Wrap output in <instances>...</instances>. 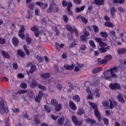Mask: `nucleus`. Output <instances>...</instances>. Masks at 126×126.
I'll return each mask as SVG.
<instances>
[{"label":"nucleus","mask_w":126,"mask_h":126,"mask_svg":"<svg viewBox=\"0 0 126 126\" xmlns=\"http://www.w3.org/2000/svg\"><path fill=\"white\" fill-rule=\"evenodd\" d=\"M37 70V68L36 67V66L35 65H32L31 66V69L29 71H27L28 74H30L31 73V74L34 73L35 71Z\"/></svg>","instance_id":"10"},{"label":"nucleus","mask_w":126,"mask_h":126,"mask_svg":"<svg viewBox=\"0 0 126 126\" xmlns=\"http://www.w3.org/2000/svg\"><path fill=\"white\" fill-rule=\"evenodd\" d=\"M89 44L91 47L92 48H93V49L96 48V45H95V43H94V41L93 40H90Z\"/></svg>","instance_id":"33"},{"label":"nucleus","mask_w":126,"mask_h":126,"mask_svg":"<svg viewBox=\"0 0 126 126\" xmlns=\"http://www.w3.org/2000/svg\"><path fill=\"white\" fill-rule=\"evenodd\" d=\"M94 1L96 5H103L105 3V0H94Z\"/></svg>","instance_id":"15"},{"label":"nucleus","mask_w":126,"mask_h":126,"mask_svg":"<svg viewBox=\"0 0 126 126\" xmlns=\"http://www.w3.org/2000/svg\"><path fill=\"white\" fill-rule=\"evenodd\" d=\"M104 25L107 27H113V24H112L110 22H105Z\"/></svg>","instance_id":"41"},{"label":"nucleus","mask_w":126,"mask_h":126,"mask_svg":"<svg viewBox=\"0 0 126 126\" xmlns=\"http://www.w3.org/2000/svg\"><path fill=\"white\" fill-rule=\"evenodd\" d=\"M50 73H49L41 74L42 78H43V79H46V78L50 77Z\"/></svg>","instance_id":"31"},{"label":"nucleus","mask_w":126,"mask_h":126,"mask_svg":"<svg viewBox=\"0 0 126 126\" xmlns=\"http://www.w3.org/2000/svg\"><path fill=\"white\" fill-rule=\"evenodd\" d=\"M20 87L22 89H26V88H27V84H26L25 83H22L20 85Z\"/></svg>","instance_id":"44"},{"label":"nucleus","mask_w":126,"mask_h":126,"mask_svg":"<svg viewBox=\"0 0 126 126\" xmlns=\"http://www.w3.org/2000/svg\"><path fill=\"white\" fill-rule=\"evenodd\" d=\"M17 54L21 58H25V53L21 49L17 50Z\"/></svg>","instance_id":"19"},{"label":"nucleus","mask_w":126,"mask_h":126,"mask_svg":"<svg viewBox=\"0 0 126 126\" xmlns=\"http://www.w3.org/2000/svg\"><path fill=\"white\" fill-rule=\"evenodd\" d=\"M31 86L32 88H33V87H35L37 86V81L36 80H32V83L31 84Z\"/></svg>","instance_id":"28"},{"label":"nucleus","mask_w":126,"mask_h":126,"mask_svg":"<svg viewBox=\"0 0 126 126\" xmlns=\"http://www.w3.org/2000/svg\"><path fill=\"white\" fill-rule=\"evenodd\" d=\"M44 96V94L42 91H39L38 96H36L35 98V102H37L38 103H40V101H41L42 99V97Z\"/></svg>","instance_id":"7"},{"label":"nucleus","mask_w":126,"mask_h":126,"mask_svg":"<svg viewBox=\"0 0 126 126\" xmlns=\"http://www.w3.org/2000/svg\"><path fill=\"white\" fill-rule=\"evenodd\" d=\"M84 8H85V6H82L80 8H76L75 11L76 13H78L81 11H83V10H84Z\"/></svg>","instance_id":"22"},{"label":"nucleus","mask_w":126,"mask_h":126,"mask_svg":"<svg viewBox=\"0 0 126 126\" xmlns=\"http://www.w3.org/2000/svg\"><path fill=\"white\" fill-rule=\"evenodd\" d=\"M87 40V36H85L84 34H82L81 36V41L82 42H85V41H86Z\"/></svg>","instance_id":"40"},{"label":"nucleus","mask_w":126,"mask_h":126,"mask_svg":"<svg viewBox=\"0 0 126 126\" xmlns=\"http://www.w3.org/2000/svg\"><path fill=\"white\" fill-rule=\"evenodd\" d=\"M25 32V28L24 27V26H22L21 27V29L20 31H19V33H24Z\"/></svg>","instance_id":"46"},{"label":"nucleus","mask_w":126,"mask_h":126,"mask_svg":"<svg viewBox=\"0 0 126 126\" xmlns=\"http://www.w3.org/2000/svg\"><path fill=\"white\" fill-rule=\"evenodd\" d=\"M125 36V33L124 32L120 33V35L119 36V39H121L122 42H124L126 43V41H125V39H124V37Z\"/></svg>","instance_id":"35"},{"label":"nucleus","mask_w":126,"mask_h":126,"mask_svg":"<svg viewBox=\"0 0 126 126\" xmlns=\"http://www.w3.org/2000/svg\"><path fill=\"white\" fill-rule=\"evenodd\" d=\"M63 108V106H62L61 104H59L55 106V110L56 112H60L61 110H62Z\"/></svg>","instance_id":"23"},{"label":"nucleus","mask_w":126,"mask_h":126,"mask_svg":"<svg viewBox=\"0 0 126 126\" xmlns=\"http://www.w3.org/2000/svg\"><path fill=\"white\" fill-rule=\"evenodd\" d=\"M1 55H2L4 59H9L10 58L9 54H8L7 52H5V51H1Z\"/></svg>","instance_id":"20"},{"label":"nucleus","mask_w":126,"mask_h":126,"mask_svg":"<svg viewBox=\"0 0 126 126\" xmlns=\"http://www.w3.org/2000/svg\"><path fill=\"white\" fill-rule=\"evenodd\" d=\"M109 72H110L111 77L115 79L118 78V75L116 74L118 72V67H114L113 68H110Z\"/></svg>","instance_id":"3"},{"label":"nucleus","mask_w":126,"mask_h":126,"mask_svg":"<svg viewBox=\"0 0 126 126\" xmlns=\"http://www.w3.org/2000/svg\"><path fill=\"white\" fill-rule=\"evenodd\" d=\"M84 113H85V111H84V110H83L82 109H79L77 111V114L79 116H81V115H83V114H84Z\"/></svg>","instance_id":"29"},{"label":"nucleus","mask_w":126,"mask_h":126,"mask_svg":"<svg viewBox=\"0 0 126 126\" xmlns=\"http://www.w3.org/2000/svg\"><path fill=\"white\" fill-rule=\"evenodd\" d=\"M101 48H98V51H99L100 52H101V53H106V52H107V50H109L110 49V46H107L105 48H104V46H99Z\"/></svg>","instance_id":"12"},{"label":"nucleus","mask_w":126,"mask_h":126,"mask_svg":"<svg viewBox=\"0 0 126 126\" xmlns=\"http://www.w3.org/2000/svg\"><path fill=\"white\" fill-rule=\"evenodd\" d=\"M9 118L5 120V126H9Z\"/></svg>","instance_id":"61"},{"label":"nucleus","mask_w":126,"mask_h":126,"mask_svg":"<svg viewBox=\"0 0 126 126\" xmlns=\"http://www.w3.org/2000/svg\"><path fill=\"white\" fill-rule=\"evenodd\" d=\"M28 14L27 16V18H28V19H31V18H32V14L31 13V11L28 10Z\"/></svg>","instance_id":"45"},{"label":"nucleus","mask_w":126,"mask_h":126,"mask_svg":"<svg viewBox=\"0 0 126 126\" xmlns=\"http://www.w3.org/2000/svg\"><path fill=\"white\" fill-rule=\"evenodd\" d=\"M94 115L96 118H97L98 121L101 122V120H102V117H101V114H100V112L98 110V108H96L94 109Z\"/></svg>","instance_id":"9"},{"label":"nucleus","mask_w":126,"mask_h":126,"mask_svg":"<svg viewBox=\"0 0 126 126\" xmlns=\"http://www.w3.org/2000/svg\"><path fill=\"white\" fill-rule=\"evenodd\" d=\"M93 28L95 33H98L99 32V28H98L96 25H93Z\"/></svg>","instance_id":"37"},{"label":"nucleus","mask_w":126,"mask_h":126,"mask_svg":"<svg viewBox=\"0 0 126 126\" xmlns=\"http://www.w3.org/2000/svg\"><path fill=\"white\" fill-rule=\"evenodd\" d=\"M102 70V68L101 67H97L92 70L93 73H97L99 71H101Z\"/></svg>","instance_id":"24"},{"label":"nucleus","mask_w":126,"mask_h":126,"mask_svg":"<svg viewBox=\"0 0 126 126\" xmlns=\"http://www.w3.org/2000/svg\"><path fill=\"white\" fill-rule=\"evenodd\" d=\"M59 46H60V44H59V43H58V42H56L55 43V47H56L57 51H60V50Z\"/></svg>","instance_id":"63"},{"label":"nucleus","mask_w":126,"mask_h":126,"mask_svg":"<svg viewBox=\"0 0 126 126\" xmlns=\"http://www.w3.org/2000/svg\"><path fill=\"white\" fill-rule=\"evenodd\" d=\"M74 66H75V64H72L71 65H65L64 66V68H65V69H67L68 70H72V69L74 68Z\"/></svg>","instance_id":"16"},{"label":"nucleus","mask_w":126,"mask_h":126,"mask_svg":"<svg viewBox=\"0 0 126 126\" xmlns=\"http://www.w3.org/2000/svg\"><path fill=\"white\" fill-rule=\"evenodd\" d=\"M0 111H4L6 114L8 113V108L4 104V101H3L2 97H0Z\"/></svg>","instance_id":"2"},{"label":"nucleus","mask_w":126,"mask_h":126,"mask_svg":"<svg viewBox=\"0 0 126 126\" xmlns=\"http://www.w3.org/2000/svg\"><path fill=\"white\" fill-rule=\"evenodd\" d=\"M51 103L55 107L58 105V101L57 100L53 99L51 100Z\"/></svg>","instance_id":"36"},{"label":"nucleus","mask_w":126,"mask_h":126,"mask_svg":"<svg viewBox=\"0 0 126 126\" xmlns=\"http://www.w3.org/2000/svg\"><path fill=\"white\" fill-rule=\"evenodd\" d=\"M38 88H39V89H41V90H47L46 87L42 86V85L38 84Z\"/></svg>","instance_id":"53"},{"label":"nucleus","mask_w":126,"mask_h":126,"mask_svg":"<svg viewBox=\"0 0 126 126\" xmlns=\"http://www.w3.org/2000/svg\"><path fill=\"white\" fill-rule=\"evenodd\" d=\"M104 79H105V80H108V81H111V79L113 78V77H111L110 76H103L102 77Z\"/></svg>","instance_id":"34"},{"label":"nucleus","mask_w":126,"mask_h":126,"mask_svg":"<svg viewBox=\"0 0 126 126\" xmlns=\"http://www.w3.org/2000/svg\"><path fill=\"white\" fill-rule=\"evenodd\" d=\"M31 30L33 32H36L38 30V28H36V26H34L31 28Z\"/></svg>","instance_id":"57"},{"label":"nucleus","mask_w":126,"mask_h":126,"mask_svg":"<svg viewBox=\"0 0 126 126\" xmlns=\"http://www.w3.org/2000/svg\"><path fill=\"white\" fill-rule=\"evenodd\" d=\"M63 126H70L69 125V121L68 119H67L65 122V123L63 124Z\"/></svg>","instance_id":"59"},{"label":"nucleus","mask_w":126,"mask_h":126,"mask_svg":"<svg viewBox=\"0 0 126 126\" xmlns=\"http://www.w3.org/2000/svg\"><path fill=\"white\" fill-rule=\"evenodd\" d=\"M69 107H70V109L73 110V111H75L77 109L76 105H75V104H74L72 101H70L69 102Z\"/></svg>","instance_id":"13"},{"label":"nucleus","mask_w":126,"mask_h":126,"mask_svg":"<svg viewBox=\"0 0 126 126\" xmlns=\"http://www.w3.org/2000/svg\"><path fill=\"white\" fill-rule=\"evenodd\" d=\"M117 99L118 101L121 102V103H125V99H124V98H123V96L122 95V94H119L117 96Z\"/></svg>","instance_id":"21"},{"label":"nucleus","mask_w":126,"mask_h":126,"mask_svg":"<svg viewBox=\"0 0 126 126\" xmlns=\"http://www.w3.org/2000/svg\"><path fill=\"white\" fill-rule=\"evenodd\" d=\"M26 41H27V43L29 45H30L31 44V41H32V39L31 38L29 37L28 38H26Z\"/></svg>","instance_id":"64"},{"label":"nucleus","mask_w":126,"mask_h":126,"mask_svg":"<svg viewBox=\"0 0 126 126\" xmlns=\"http://www.w3.org/2000/svg\"><path fill=\"white\" fill-rule=\"evenodd\" d=\"M103 122L106 126H109V119L107 118L103 119Z\"/></svg>","instance_id":"51"},{"label":"nucleus","mask_w":126,"mask_h":126,"mask_svg":"<svg viewBox=\"0 0 126 126\" xmlns=\"http://www.w3.org/2000/svg\"><path fill=\"white\" fill-rule=\"evenodd\" d=\"M5 38L0 37V45H4L5 44Z\"/></svg>","instance_id":"43"},{"label":"nucleus","mask_w":126,"mask_h":126,"mask_svg":"<svg viewBox=\"0 0 126 126\" xmlns=\"http://www.w3.org/2000/svg\"><path fill=\"white\" fill-rule=\"evenodd\" d=\"M94 40L99 43V47H107V44L102 42L103 39L101 38L95 37Z\"/></svg>","instance_id":"6"},{"label":"nucleus","mask_w":126,"mask_h":126,"mask_svg":"<svg viewBox=\"0 0 126 126\" xmlns=\"http://www.w3.org/2000/svg\"><path fill=\"white\" fill-rule=\"evenodd\" d=\"M72 120L75 126H81L82 122H78V121H77V118H76L75 116H72Z\"/></svg>","instance_id":"8"},{"label":"nucleus","mask_w":126,"mask_h":126,"mask_svg":"<svg viewBox=\"0 0 126 126\" xmlns=\"http://www.w3.org/2000/svg\"><path fill=\"white\" fill-rule=\"evenodd\" d=\"M28 92L27 90H21L18 92L19 94H24Z\"/></svg>","instance_id":"55"},{"label":"nucleus","mask_w":126,"mask_h":126,"mask_svg":"<svg viewBox=\"0 0 126 126\" xmlns=\"http://www.w3.org/2000/svg\"><path fill=\"white\" fill-rule=\"evenodd\" d=\"M18 36H19V37L21 38L22 40H24V39H25V34L24 33H18Z\"/></svg>","instance_id":"52"},{"label":"nucleus","mask_w":126,"mask_h":126,"mask_svg":"<svg viewBox=\"0 0 126 126\" xmlns=\"http://www.w3.org/2000/svg\"><path fill=\"white\" fill-rule=\"evenodd\" d=\"M73 1L76 4H80L81 3V0H73Z\"/></svg>","instance_id":"62"},{"label":"nucleus","mask_w":126,"mask_h":126,"mask_svg":"<svg viewBox=\"0 0 126 126\" xmlns=\"http://www.w3.org/2000/svg\"><path fill=\"white\" fill-rule=\"evenodd\" d=\"M59 10L60 9H59V7L57 6L55 1H52L49 4V6L47 10V12H48V13H51V12H53V13H57L59 12Z\"/></svg>","instance_id":"1"},{"label":"nucleus","mask_w":126,"mask_h":126,"mask_svg":"<svg viewBox=\"0 0 126 126\" xmlns=\"http://www.w3.org/2000/svg\"><path fill=\"white\" fill-rule=\"evenodd\" d=\"M110 88H111L112 90H121L122 89V87H121V85L119 83H111L109 85Z\"/></svg>","instance_id":"4"},{"label":"nucleus","mask_w":126,"mask_h":126,"mask_svg":"<svg viewBox=\"0 0 126 126\" xmlns=\"http://www.w3.org/2000/svg\"><path fill=\"white\" fill-rule=\"evenodd\" d=\"M84 33L85 34V36H86V37H89V36H90V33H89V32H88L87 31V30H85L84 31Z\"/></svg>","instance_id":"54"},{"label":"nucleus","mask_w":126,"mask_h":126,"mask_svg":"<svg viewBox=\"0 0 126 126\" xmlns=\"http://www.w3.org/2000/svg\"><path fill=\"white\" fill-rule=\"evenodd\" d=\"M99 34L102 38H108V33L106 32H101Z\"/></svg>","instance_id":"25"},{"label":"nucleus","mask_w":126,"mask_h":126,"mask_svg":"<svg viewBox=\"0 0 126 126\" xmlns=\"http://www.w3.org/2000/svg\"><path fill=\"white\" fill-rule=\"evenodd\" d=\"M35 5V4H34V3H30V4H28V6L29 7V8H30L32 10H33V9H34V6Z\"/></svg>","instance_id":"38"},{"label":"nucleus","mask_w":126,"mask_h":126,"mask_svg":"<svg viewBox=\"0 0 126 126\" xmlns=\"http://www.w3.org/2000/svg\"><path fill=\"white\" fill-rule=\"evenodd\" d=\"M36 5L39 6L41 9H46L48 7V4L47 3H44L43 2L37 1L35 2Z\"/></svg>","instance_id":"5"},{"label":"nucleus","mask_w":126,"mask_h":126,"mask_svg":"<svg viewBox=\"0 0 126 126\" xmlns=\"http://www.w3.org/2000/svg\"><path fill=\"white\" fill-rule=\"evenodd\" d=\"M23 48L26 52V54H27L28 56H29L30 55V51L27 49V46H26V45H24L23 46Z\"/></svg>","instance_id":"32"},{"label":"nucleus","mask_w":126,"mask_h":126,"mask_svg":"<svg viewBox=\"0 0 126 126\" xmlns=\"http://www.w3.org/2000/svg\"><path fill=\"white\" fill-rule=\"evenodd\" d=\"M73 100H75V102H80V97L78 95H75L73 97Z\"/></svg>","instance_id":"27"},{"label":"nucleus","mask_w":126,"mask_h":126,"mask_svg":"<svg viewBox=\"0 0 126 126\" xmlns=\"http://www.w3.org/2000/svg\"><path fill=\"white\" fill-rule=\"evenodd\" d=\"M63 20L65 23H67L68 21V18L66 15H64L63 16Z\"/></svg>","instance_id":"39"},{"label":"nucleus","mask_w":126,"mask_h":126,"mask_svg":"<svg viewBox=\"0 0 126 126\" xmlns=\"http://www.w3.org/2000/svg\"><path fill=\"white\" fill-rule=\"evenodd\" d=\"M12 42L15 47H18V45H19V40L18 38L16 37H14L12 39Z\"/></svg>","instance_id":"11"},{"label":"nucleus","mask_w":126,"mask_h":126,"mask_svg":"<svg viewBox=\"0 0 126 126\" xmlns=\"http://www.w3.org/2000/svg\"><path fill=\"white\" fill-rule=\"evenodd\" d=\"M116 12V8L114 7H112L110 9V13L112 16H115V13Z\"/></svg>","instance_id":"30"},{"label":"nucleus","mask_w":126,"mask_h":126,"mask_svg":"<svg viewBox=\"0 0 126 126\" xmlns=\"http://www.w3.org/2000/svg\"><path fill=\"white\" fill-rule=\"evenodd\" d=\"M126 52V48H120L117 50V53L118 55H124Z\"/></svg>","instance_id":"17"},{"label":"nucleus","mask_w":126,"mask_h":126,"mask_svg":"<svg viewBox=\"0 0 126 126\" xmlns=\"http://www.w3.org/2000/svg\"><path fill=\"white\" fill-rule=\"evenodd\" d=\"M58 123L60 126H63V123H64V117L62 116L58 121Z\"/></svg>","instance_id":"18"},{"label":"nucleus","mask_w":126,"mask_h":126,"mask_svg":"<svg viewBox=\"0 0 126 126\" xmlns=\"http://www.w3.org/2000/svg\"><path fill=\"white\" fill-rule=\"evenodd\" d=\"M90 106L92 107V108H93V109H96V108H98L97 107V106H96V104L94 103L93 102H90Z\"/></svg>","instance_id":"49"},{"label":"nucleus","mask_w":126,"mask_h":126,"mask_svg":"<svg viewBox=\"0 0 126 126\" xmlns=\"http://www.w3.org/2000/svg\"><path fill=\"white\" fill-rule=\"evenodd\" d=\"M36 58L40 62L42 63L44 61V59L42 57L39 56V55L36 56Z\"/></svg>","instance_id":"48"},{"label":"nucleus","mask_w":126,"mask_h":126,"mask_svg":"<svg viewBox=\"0 0 126 126\" xmlns=\"http://www.w3.org/2000/svg\"><path fill=\"white\" fill-rule=\"evenodd\" d=\"M105 59H107V60H108L109 61H110V60H112L113 59V58L112 57L111 55H106L105 56Z\"/></svg>","instance_id":"60"},{"label":"nucleus","mask_w":126,"mask_h":126,"mask_svg":"<svg viewBox=\"0 0 126 126\" xmlns=\"http://www.w3.org/2000/svg\"><path fill=\"white\" fill-rule=\"evenodd\" d=\"M90 85V83L89 82H86L85 83V86L87 88L86 91L87 93H88L89 94H91V95H92V93L91 92V91L90 90V88H89V86Z\"/></svg>","instance_id":"14"},{"label":"nucleus","mask_w":126,"mask_h":126,"mask_svg":"<svg viewBox=\"0 0 126 126\" xmlns=\"http://www.w3.org/2000/svg\"><path fill=\"white\" fill-rule=\"evenodd\" d=\"M81 19L82 22H84V23H85V24H87L88 22V21L87 20V19L85 18V17H81Z\"/></svg>","instance_id":"50"},{"label":"nucleus","mask_w":126,"mask_h":126,"mask_svg":"<svg viewBox=\"0 0 126 126\" xmlns=\"http://www.w3.org/2000/svg\"><path fill=\"white\" fill-rule=\"evenodd\" d=\"M108 62V60H107V59H103L101 61H100V63L101 64H105L106 63H107Z\"/></svg>","instance_id":"58"},{"label":"nucleus","mask_w":126,"mask_h":126,"mask_svg":"<svg viewBox=\"0 0 126 126\" xmlns=\"http://www.w3.org/2000/svg\"><path fill=\"white\" fill-rule=\"evenodd\" d=\"M28 96L29 98H31V99H32V98H35V95L34 94V93L31 91L29 92Z\"/></svg>","instance_id":"26"},{"label":"nucleus","mask_w":126,"mask_h":126,"mask_svg":"<svg viewBox=\"0 0 126 126\" xmlns=\"http://www.w3.org/2000/svg\"><path fill=\"white\" fill-rule=\"evenodd\" d=\"M45 110L47 112V113H51V108L48 106L45 105L44 106Z\"/></svg>","instance_id":"47"},{"label":"nucleus","mask_w":126,"mask_h":126,"mask_svg":"<svg viewBox=\"0 0 126 126\" xmlns=\"http://www.w3.org/2000/svg\"><path fill=\"white\" fill-rule=\"evenodd\" d=\"M13 65V67L14 68V69H17V68H18V65L17 64V63H14L12 64Z\"/></svg>","instance_id":"56"},{"label":"nucleus","mask_w":126,"mask_h":126,"mask_svg":"<svg viewBox=\"0 0 126 126\" xmlns=\"http://www.w3.org/2000/svg\"><path fill=\"white\" fill-rule=\"evenodd\" d=\"M102 104L103 107H108L109 106V101L108 100H104L102 101Z\"/></svg>","instance_id":"42"}]
</instances>
